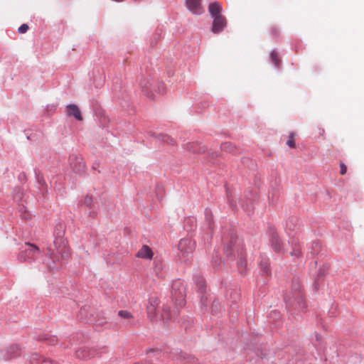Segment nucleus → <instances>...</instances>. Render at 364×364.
I'll use <instances>...</instances> for the list:
<instances>
[{
    "label": "nucleus",
    "mask_w": 364,
    "mask_h": 364,
    "mask_svg": "<svg viewBox=\"0 0 364 364\" xmlns=\"http://www.w3.org/2000/svg\"><path fill=\"white\" fill-rule=\"evenodd\" d=\"M208 11L213 18L220 16L222 15V6L218 1L211 3L208 6Z\"/></svg>",
    "instance_id": "obj_8"
},
{
    "label": "nucleus",
    "mask_w": 364,
    "mask_h": 364,
    "mask_svg": "<svg viewBox=\"0 0 364 364\" xmlns=\"http://www.w3.org/2000/svg\"><path fill=\"white\" fill-rule=\"evenodd\" d=\"M67 114L69 116L75 117L77 120H82L80 110L76 105H69L67 106Z\"/></svg>",
    "instance_id": "obj_9"
},
{
    "label": "nucleus",
    "mask_w": 364,
    "mask_h": 364,
    "mask_svg": "<svg viewBox=\"0 0 364 364\" xmlns=\"http://www.w3.org/2000/svg\"><path fill=\"white\" fill-rule=\"evenodd\" d=\"M260 267L262 271L267 274H270V269L269 268V261L268 259H262L260 262Z\"/></svg>",
    "instance_id": "obj_16"
},
{
    "label": "nucleus",
    "mask_w": 364,
    "mask_h": 364,
    "mask_svg": "<svg viewBox=\"0 0 364 364\" xmlns=\"http://www.w3.org/2000/svg\"><path fill=\"white\" fill-rule=\"evenodd\" d=\"M200 288H201V289H202V288L203 287V284H204V282H203V279H201V281L200 282Z\"/></svg>",
    "instance_id": "obj_28"
},
{
    "label": "nucleus",
    "mask_w": 364,
    "mask_h": 364,
    "mask_svg": "<svg viewBox=\"0 0 364 364\" xmlns=\"http://www.w3.org/2000/svg\"><path fill=\"white\" fill-rule=\"evenodd\" d=\"M48 255L54 264L60 260V257L63 259H68L70 252L68 247V242L60 236L57 237L54 240L53 248L48 249Z\"/></svg>",
    "instance_id": "obj_1"
},
{
    "label": "nucleus",
    "mask_w": 364,
    "mask_h": 364,
    "mask_svg": "<svg viewBox=\"0 0 364 364\" xmlns=\"http://www.w3.org/2000/svg\"><path fill=\"white\" fill-rule=\"evenodd\" d=\"M194 248L195 243L189 238L182 239L178 243V250L183 255L193 252Z\"/></svg>",
    "instance_id": "obj_6"
},
{
    "label": "nucleus",
    "mask_w": 364,
    "mask_h": 364,
    "mask_svg": "<svg viewBox=\"0 0 364 364\" xmlns=\"http://www.w3.org/2000/svg\"><path fill=\"white\" fill-rule=\"evenodd\" d=\"M31 362L32 364H53V361L50 359L46 358L36 353L31 356Z\"/></svg>",
    "instance_id": "obj_12"
},
{
    "label": "nucleus",
    "mask_w": 364,
    "mask_h": 364,
    "mask_svg": "<svg viewBox=\"0 0 364 364\" xmlns=\"http://www.w3.org/2000/svg\"><path fill=\"white\" fill-rule=\"evenodd\" d=\"M39 254L40 250L37 246L31 243H26L18 257L21 262H26L33 259Z\"/></svg>",
    "instance_id": "obj_2"
},
{
    "label": "nucleus",
    "mask_w": 364,
    "mask_h": 364,
    "mask_svg": "<svg viewBox=\"0 0 364 364\" xmlns=\"http://www.w3.org/2000/svg\"><path fill=\"white\" fill-rule=\"evenodd\" d=\"M227 26L226 18L223 15L220 16H215L212 26V31L214 33L222 32Z\"/></svg>",
    "instance_id": "obj_5"
},
{
    "label": "nucleus",
    "mask_w": 364,
    "mask_h": 364,
    "mask_svg": "<svg viewBox=\"0 0 364 364\" xmlns=\"http://www.w3.org/2000/svg\"><path fill=\"white\" fill-rule=\"evenodd\" d=\"M186 6L194 14H200L203 12L201 6V0H186Z\"/></svg>",
    "instance_id": "obj_7"
},
{
    "label": "nucleus",
    "mask_w": 364,
    "mask_h": 364,
    "mask_svg": "<svg viewBox=\"0 0 364 364\" xmlns=\"http://www.w3.org/2000/svg\"><path fill=\"white\" fill-rule=\"evenodd\" d=\"M178 310L174 309L172 312H171L170 309L168 307H164L163 309V314L161 315V318L164 320L170 319L173 317L178 316Z\"/></svg>",
    "instance_id": "obj_13"
},
{
    "label": "nucleus",
    "mask_w": 364,
    "mask_h": 364,
    "mask_svg": "<svg viewBox=\"0 0 364 364\" xmlns=\"http://www.w3.org/2000/svg\"><path fill=\"white\" fill-rule=\"evenodd\" d=\"M83 203H84L86 206H87V207L91 206V205H92V197H90V196H86V197L85 198V200H84Z\"/></svg>",
    "instance_id": "obj_24"
},
{
    "label": "nucleus",
    "mask_w": 364,
    "mask_h": 364,
    "mask_svg": "<svg viewBox=\"0 0 364 364\" xmlns=\"http://www.w3.org/2000/svg\"><path fill=\"white\" fill-rule=\"evenodd\" d=\"M301 285L299 281H294L292 284V298L295 300H300L302 298Z\"/></svg>",
    "instance_id": "obj_10"
},
{
    "label": "nucleus",
    "mask_w": 364,
    "mask_h": 364,
    "mask_svg": "<svg viewBox=\"0 0 364 364\" xmlns=\"http://www.w3.org/2000/svg\"><path fill=\"white\" fill-rule=\"evenodd\" d=\"M246 262L245 260L241 259L238 263V269L240 272H243L246 267Z\"/></svg>",
    "instance_id": "obj_23"
},
{
    "label": "nucleus",
    "mask_w": 364,
    "mask_h": 364,
    "mask_svg": "<svg viewBox=\"0 0 364 364\" xmlns=\"http://www.w3.org/2000/svg\"><path fill=\"white\" fill-rule=\"evenodd\" d=\"M161 269H162V264H158L156 263L155 265L154 271L156 272V274L158 277H162V275L160 273Z\"/></svg>",
    "instance_id": "obj_22"
},
{
    "label": "nucleus",
    "mask_w": 364,
    "mask_h": 364,
    "mask_svg": "<svg viewBox=\"0 0 364 364\" xmlns=\"http://www.w3.org/2000/svg\"><path fill=\"white\" fill-rule=\"evenodd\" d=\"M271 244L274 251L279 252L282 250L281 242L277 235H273L272 237Z\"/></svg>",
    "instance_id": "obj_14"
},
{
    "label": "nucleus",
    "mask_w": 364,
    "mask_h": 364,
    "mask_svg": "<svg viewBox=\"0 0 364 364\" xmlns=\"http://www.w3.org/2000/svg\"><path fill=\"white\" fill-rule=\"evenodd\" d=\"M347 171V166L345 164L341 163L340 164V173L341 175H344Z\"/></svg>",
    "instance_id": "obj_25"
},
{
    "label": "nucleus",
    "mask_w": 364,
    "mask_h": 364,
    "mask_svg": "<svg viewBox=\"0 0 364 364\" xmlns=\"http://www.w3.org/2000/svg\"><path fill=\"white\" fill-rule=\"evenodd\" d=\"M291 254L292 255L298 256V255H299L300 252H299V250H296V251H295L294 253H293V252H291Z\"/></svg>",
    "instance_id": "obj_27"
},
{
    "label": "nucleus",
    "mask_w": 364,
    "mask_h": 364,
    "mask_svg": "<svg viewBox=\"0 0 364 364\" xmlns=\"http://www.w3.org/2000/svg\"><path fill=\"white\" fill-rule=\"evenodd\" d=\"M320 131H321V132H320V134H321V135H323V134H324V130H323V129H321Z\"/></svg>",
    "instance_id": "obj_31"
},
{
    "label": "nucleus",
    "mask_w": 364,
    "mask_h": 364,
    "mask_svg": "<svg viewBox=\"0 0 364 364\" xmlns=\"http://www.w3.org/2000/svg\"><path fill=\"white\" fill-rule=\"evenodd\" d=\"M22 198H23L22 191L18 188H15L14 191V195H13L14 200L17 202H19L20 200H21Z\"/></svg>",
    "instance_id": "obj_17"
},
{
    "label": "nucleus",
    "mask_w": 364,
    "mask_h": 364,
    "mask_svg": "<svg viewBox=\"0 0 364 364\" xmlns=\"http://www.w3.org/2000/svg\"><path fill=\"white\" fill-rule=\"evenodd\" d=\"M271 59L272 61L274 63L276 66H279L280 64V60L277 55V53L276 52H272L271 53Z\"/></svg>",
    "instance_id": "obj_19"
},
{
    "label": "nucleus",
    "mask_w": 364,
    "mask_h": 364,
    "mask_svg": "<svg viewBox=\"0 0 364 364\" xmlns=\"http://www.w3.org/2000/svg\"><path fill=\"white\" fill-rule=\"evenodd\" d=\"M225 251L226 252V254L228 255V247H225Z\"/></svg>",
    "instance_id": "obj_30"
},
{
    "label": "nucleus",
    "mask_w": 364,
    "mask_h": 364,
    "mask_svg": "<svg viewBox=\"0 0 364 364\" xmlns=\"http://www.w3.org/2000/svg\"><path fill=\"white\" fill-rule=\"evenodd\" d=\"M118 315L120 317L124 318H128L129 319V318H132V314L129 311H122V310L119 311L118 312Z\"/></svg>",
    "instance_id": "obj_20"
},
{
    "label": "nucleus",
    "mask_w": 364,
    "mask_h": 364,
    "mask_svg": "<svg viewBox=\"0 0 364 364\" xmlns=\"http://www.w3.org/2000/svg\"><path fill=\"white\" fill-rule=\"evenodd\" d=\"M18 348L17 346H12L8 349V353L10 354H11V353L14 354H18Z\"/></svg>",
    "instance_id": "obj_26"
},
{
    "label": "nucleus",
    "mask_w": 364,
    "mask_h": 364,
    "mask_svg": "<svg viewBox=\"0 0 364 364\" xmlns=\"http://www.w3.org/2000/svg\"><path fill=\"white\" fill-rule=\"evenodd\" d=\"M158 139L164 143L167 144H174L175 140L169 135L160 134L158 136Z\"/></svg>",
    "instance_id": "obj_15"
},
{
    "label": "nucleus",
    "mask_w": 364,
    "mask_h": 364,
    "mask_svg": "<svg viewBox=\"0 0 364 364\" xmlns=\"http://www.w3.org/2000/svg\"><path fill=\"white\" fill-rule=\"evenodd\" d=\"M99 354V350L88 347H80L75 352L76 357L82 360L90 359L97 356Z\"/></svg>",
    "instance_id": "obj_3"
},
{
    "label": "nucleus",
    "mask_w": 364,
    "mask_h": 364,
    "mask_svg": "<svg viewBox=\"0 0 364 364\" xmlns=\"http://www.w3.org/2000/svg\"><path fill=\"white\" fill-rule=\"evenodd\" d=\"M136 256L143 259H151L153 257V252L149 247L147 245H144L138 251Z\"/></svg>",
    "instance_id": "obj_11"
},
{
    "label": "nucleus",
    "mask_w": 364,
    "mask_h": 364,
    "mask_svg": "<svg viewBox=\"0 0 364 364\" xmlns=\"http://www.w3.org/2000/svg\"><path fill=\"white\" fill-rule=\"evenodd\" d=\"M28 30V26L26 23L22 24L18 29V33H25Z\"/></svg>",
    "instance_id": "obj_21"
},
{
    "label": "nucleus",
    "mask_w": 364,
    "mask_h": 364,
    "mask_svg": "<svg viewBox=\"0 0 364 364\" xmlns=\"http://www.w3.org/2000/svg\"><path fill=\"white\" fill-rule=\"evenodd\" d=\"M287 144L290 147V148H295L296 147V144H295V134L291 132L289 134V139L287 141Z\"/></svg>",
    "instance_id": "obj_18"
},
{
    "label": "nucleus",
    "mask_w": 364,
    "mask_h": 364,
    "mask_svg": "<svg viewBox=\"0 0 364 364\" xmlns=\"http://www.w3.org/2000/svg\"><path fill=\"white\" fill-rule=\"evenodd\" d=\"M11 357H12V355H9L5 356V357H4V358H5V359H9V358H11Z\"/></svg>",
    "instance_id": "obj_29"
},
{
    "label": "nucleus",
    "mask_w": 364,
    "mask_h": 364,
    "mask_svg": "<svg viewBox=\"0 0 364 364\" xmlns=\"http://www.w3.org/2000/svg\"><path fill=\"white\" fill-rule=\"evenodd\" d=\"M159 304V301L156 297H151L149 299L146 311L149 318H157V308Z\"/></svg>",
    "instance_id": "obj_4"
}]
</instances>
